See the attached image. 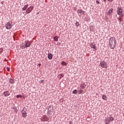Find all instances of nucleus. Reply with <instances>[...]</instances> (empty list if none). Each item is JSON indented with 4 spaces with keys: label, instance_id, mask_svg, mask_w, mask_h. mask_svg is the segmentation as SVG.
Here are the masks:
<instances>
[{
    "label": "nucleus",
    "instance_id": "nucleus-25",
    "mask_svg": "<svg viewBox=\"0 0 124 124\" xmlns=\"http://www.w3.org/2000/svg\"><path fill=\"white\" fill-rule=\"evenodd\" d=\"M84 92V91L82 89H80L79 91H78V93L80 94H82V93H83V92Z\"/></svg>",
    "mask_w": 124,
    "mask_h": 124
},
{
    "label": "nucleus",
    "instance_id": "nucleus-18",
    "mask_svg": "<svg viewBox=\"0 0 124 124\" xmlns=\"http://www.w3.org/2000/svg\"><path fill=\"white\" fill-rule=\"evenodd\" d=\"M112 12H113V9L111 8L110 10H109L107 15H110L111 13H112Z\"/></svg>",
    "mask_w": 124,
    "mask_h": 124
},
{
    "label": "nucleus",
    "instance_id": "nucleus-33",
    "mask_svg": "<svg viewBox=\"0 0 124 124\" xmlns=\"http://www.w3.org/2000/svg\"><path fill=\"white\" fill-rule=\"evenodd\" d=\"M96 3L97 4H99V1H98V0H96Z\"/></svg>",
    "mask_w": 124,
    "mask_h": 124
},
{
    "label": "nucleus",
    "instance_id": "nucleus-37",
    "mask_svg": "<svg viewBox=\"0 0 124 124\" xmlns=\"http://www.w3.org/2000/svg\"><path fill=\"white\" fill-rule=\"evenodd\" d=\"M108 1H109L110 2H112L113 1V0H108Z\"/></svg>",
    "mask_w": 124,
    "mask_h": 124
},
{
    "label": "nucleus",
    "instance_id": "nucleus-39",
    "mask_svg": "<svg viewBox=\"0 0 124 124\" xmlns=\"http://www.w3.org/2000/svg\"><path fill=\"white\" fill-rule=\"evenodd\" d=\"M105 18H106V20H108V17L105 16Z\"/></svg>",
    "mask_w": 124,
    "mask_h": 124
},
{
    "label": "nucleus",
    "instance_id": "nucleus-28",
    "mask_svg": "<svg viewBox=\"0 0 124 124\" xmlns=\"http://www.w3.org/2000/svg\"><path fill=\"white\" fill-rule=\"evenodd\" d=\"M79 25L80 24H79V22H78V21H76V27H79Z\"/></svg>",
    "mask_w": 124,
    "mask_h": 124
},
{
    "label": "nucleus",
    "instance_id": "nucleus-9",
    "mask_svg": "<svg viewBox=\"0 0 124 124\" xmlns=\"http://www.w3.org/2000/svg\"><path fill=\"white\" fill-rule=\"evenodd\" d=\"M25 47H26V48L30 47V46H31V44L30 41H25Z\"/></svg>",
    "mask_w": 124,
    "mask_h": 124
},
{
    "label": "nucleus",
    "instance_id": "nucleus-22",
    "mask_svg": "<svg viewBox=\"0 0 124 124\" xmlns=\"http://www.w3.org/2000/svg\"><path fill=\"white\" fill-rule=\"evenodd\" d=\"M62 65H63L64 66H66L67 65V63H66V62H64V61L62 62Z\"/></svg>",
    "mask_w": 124,
    "mask_h": 124
},
{
    "label": "nucleus",
    "instance_id": "nucleus-6",
    "mask_svg": "<svg viewBox=\"0 0 124 124\" xmlns=\"http://www.w3.org/2000/svg\"><path fill=\"white\" fill-rule=\"evenodd\" d=\"M12 21H10L9 22H7L5 28L7 30H10L11 29V28H12V27L13 26V25H12Z\"/></svg>",
    "mask_w": 124,
    "mask_h": 124
},
{
    "label": "nucleus",
    "instance_id": "nucleus-7",
    "mask_svg": "<svg viewBox=\"0 0 124 124\" xmlns=\"http://www.w3.org/2000/svg\"><path fill=\"white\" fill-rule=\"evenodd\" d=\"M41 121L42 122H48L49 121V118L46 115H43L41 118Z\"/></svg>",
    "mask_w": 124,
    "mask_h": 124
},
{
    "label": "nucleus",
    "instance_id": "nucleus-11",
    "mask_svg": "<svg viewBox=\"0 0 124 124\" xmlns=\"http://www.w3.org/2000/svg\"><path fill=\"white\" fill-rule=\"evenodd\" d=\"M85 13L86 12L83 11L82 9H79L77 11L78 14H83V15H85Z\"/></svg>",
    "mask_w": 124,
    "mask_h": 124
},
{
    "label": "nucleus",
    "instance_id": "nucleus-3",
    "mask_svg": "<svg viewBox=\"0 0 124 124\" xmlns=\"http://www.w3.org/2000/svg\"><path fill=\"white\" fill-rule=\"evenodd\" d=\"M117 13L118 15L119 16H121V17H124V15H123V9L122 8L118 7L117 8Z\"/></svg>",
    "mask_w": 124,
    "mask_h": 124
},
{
    "label": "nucleus",
    "instance_id": "nucleus-31",
    "mask_svg": "<svg viewBox=\"0 0 124 124\" xmlns=\"http://www.w3.org/2000/svg\"><path fill=\"white\" fill-rule=\"evenodd\" d=\"M7 71H10V68L8 67H7Z\"/></svg>",
    "mask_w": 124,
    "mask_h": 124
},
{
    "label": "nucleus",
    "instance_id": "nucleus-36",
    "mask_svg": "<svg viewBox=\"0 0 124 124\" xmlns=\"http://www.w3.org/2000/svg\"><path fill=\"white\" fill-rule=\"evenodd\" d=\"M57 45H58V46H61V43L58 42V43H57Z\"/></svg>",
    "mask_w": 124,
    "mask_h": 124
},
{
    "label": "nucleus",
    "instance_id": "nucleus-35",
    "mask_svg": "<svg viewBox=\"0 0 124 124\" xmlns=\"http://www.w3.org/2000/svg\"><path fill=\"white\" fill-rule=\"evenodd\" d=\"M74 10L75 11H76L77 10V8L74 7Z\"/></svg>",
    "mask_w": 124,
    "mask_h": 124
},
{
    "label": "nucleus",
    "instance_id": "nucleus-13",
    "mask_svg": "<svg viewBox=\"0 0 124 124\" xmlns=\"http://www.w3.org/2000/svg\"><path fill=\"white\" fill-rule=\"evenodd\" d=\"M91 48H93V49H94V50H96V46H95V44L94 43H91Z\"/></svg>",
    "mask_w": 124,
    "mask_h": 124
},
{
    "label": "nucleus",
    "instance_id": "nucleus-26",
    "mask_svg": "<svg viewBox=\"0 0 124 124\" xmlns=\"http://www.w3.org/2000/svg\"><path fill=\"white\" fill-rule=\"evenodd\" d=\"M73 93L74 94H77V90H75L73 92Z\"/></svg>",
    "mask_w": 124,
    "mask_h": 124
},
{
    "label": "nucleus",
    "instance_id": "nucleus-17",
    "mask_svg": "<svg viewBox=\"0 0 124 124\" xmlns=\"http://www.w3.org/2000/svg\"><path fill=\"white\" fill-rule=\"evenodd\" d=\"M47 110H48V112H52V110H53V108H52V106H49Z\"/></svg>",
    "mask_w": 124,
    "mask_h": 124
},
{
    "label": "nucleus",
    "instance_id": "nucleus-15",
    "mask_svg": "<svg viewBox=\"0 0 124 124\" xmlns=\"http://www.w3.org/2000/svg\"><path fill=\"white\" fill-rule=\"evenodd\" d=\"M9 83H10V84H12L13 85V84H14L15 83L14 78H9Z\"/></svg>",
    "mask_w": 124,
    "mask_h": 124
},
{
    "label": "nucleus",
    "instance_id": "nucleus-23",
    "mask_svg": "<svg viewBox=\"0 0 124 124\" xmlns=\"http://www.w3.org/2000/svg\"><path fill=\"white\" fill-rule=\"evenodd\" d=\"M64 75L63 74H60L58 75V77L60 78V79H62Z\"/></svg>",
    "mask_w": 124,
    "mask_h": 124
},
{
    "label": "nucleus",
    "instance_id": "nucleus-21",
    "mask_svg": "<svg viewBox=\"0 0 124 124\" xmlns=\"http://www.w3.org/2000/svg\"><path fill=\"white\" fill-rule=\"evenodd\" d=\"M124 18V16L122 17V16H121V17H118L117 19L119 20L120 22H123V18Z\"/></svg>",
    "mask_w": 124,
    "mask_h": 124
},
{
    "label": "nucleus",
    "instance_id": "nucleus-30",
    "mask_svg": "<svg viewBox=\"0 0 124 124\" xmlns=\"http://www.w3.org/2000/svg\"><path fill=\"white\" fill-rule=\"evenodd\" d=\"M2 52H3V48H0V54H1V53H2Z\"/></svg>",
    "mask_w": 124,
    "mask_h": 124
},
{
    "label": "nucleus",
    "instance_id": "nucleus-16",
    "mask_svg": "<svg viewBox=\"0 0 124 124\" xmlns=\"http://www.w3.org/2000/svg\"><path fill=\"white\" fill-rule=\"evenodd\" d=\"M29 7V4L25 5L23 8H22V10L23 11H25V10H27V8Z\"/></svg>",
    "mask_w": 124,
    "mask_h": 124
},
{
    "label": "nucleus",
    "instance_id": "nucleus-12",
    "mask_svg": "<svg viewBox=\"0 0 124 124\" xmlns=\"http://www.w3.org/2000/svg\"><path fill=\"white\" fill-rule=\"evenodd\" d=\"M3 93L4 95V96H9V95H10V93H9L8 91L4 92Z\"/></svg>",
    "mask_w": 124,
    "mask_h": 124
},
{
    "label": "nucleus",
    "instance_id": "nucleus-27",
    "mask_svg": "<svg viewBox=\"0 0 124 124\" xmlns=\"http://www.w3.org/2000/svg\"><path fill=\"white\" fill-rule=\"evenodd\" d=\"M21 49H25L26 48L25 46H24L23 45H22V46H20Z\"/></svg>",
    "mask_w": 124,
    "mask_h": 124
},
{
    "label": "nucleus",
    "instance_id": "nucleus-5",
    "mask_svg": "<svg viewBox=\"0 0 124 124\" xmlns=\"http://www.w3.org/2000/svg\"><path fill=\"white\" fill-rule=\"evenodd\" d=\"M27 108H24L21 111L22 117H23V118H26V117H27Z\"/></svg>",
    "mask_w": 124,
    "mask_h": 124
},
{
    "label": "nucleus",
    "instance_id": "nucleus-20",
    "mask_svg": "<svg viewBox=\"0 0 124 124\" xmlns=\"http://www.w3.org/2000/svg\"><path fill=\"white\" fill-rule=\"evenodd\" d=\"M53 39L55 41H58V40H59V37L55 36L53 37Z\"/></svg>",
    "mask_w": 124,
    "mask_h": 124
},
{
    "label": "nucleus",
    "instance_id": "nucleus-32",
    "mask_svg": "<svg viewBox=\"0 0 124 124\" xmlns=\"http://www.w3.org/2000/svg\"><path fill=\"white\" fill-rule=\"evenodd\" d=\"M69 124H73V122H72L71 121H70L69 122Z\"/></svg>",
    "mask_w": 124,
    "mask_h": 124
},
{
    "label": "nucleus",
    "instance_id": "nucleus-2",
    "mask_svg": "<svg viewBox=\"0 0 124 124\" xmlns=\"http://www.w3.org/2000/svg\"><path fill=\"white\" fill-rule=\"evenodd\" d=\"M113 121H114V118L112 116L107 117L105 120V124H109L111 122H113Z\"/></svg>",
    "mask_w": 124,
    "mask_h": 124
},
{
    "label": "nucleus",
    "instance_id": "nucleus-38",
    "mask_svg": "<svg viewBox=\"0 0 124 124\" xmlns=\"http://www.w3.org/2000/svg\"><path fill=\"white\" fill-rule=\"evenodd\" d=\"M38 66H39V67H40V66H41V63H39L38 64Z\"/></svg>",
    "mask_w": 124,
    "mask_h": 124
},
{
    "label": "nucleus",
    "instance_id": "nucleus-29",
    "mask_svg": "<svg viewBox=\"0 0 124 124\" xmlns=\"http://www.w3.org/2000/svg\"><path fill=\"white\" fill-rule=\"evenodd\" d=\"M16 98H19V97H20V98H21V97H22V96H21V95H17L16 96Z\"/></svg>",
    "mask_w": 124,
    "mask_h": 124
},
{
    "label": "nucleus",
    "instance_id": "nucleus-40",
    "mask_svg": "<svg viewBox=\"0 0 124 124\" xmlns=\"http://www.w3.org/2000/svg\"><path fill=\"white\" fill-rule=\"evenodd\" d=\"M1 4H3V2L2 1L1 2Z\"/></svg>",
    "mask_w": 124,
    "mask_h": 124
},
{
    "label": "nucleus",
    "instance_id": "nucleus-24",
    "mask_svg": "<svg viewBox=\"0 0 124 124\" xmlns=\"http://www.w3.org/2000/svg\"><path fill=\"white\" fill-rule=\"evenodd\" d=\"M13 110H14V112L15 113H17V112H18V109H17V108H13Z\"/></svg>",
    "mask_w": 124,
    "mask_h": 124
},
{
    "label": "nucleus",
    "instance_id": "nucleus-4",
    "mask_svg": "<svg viewBox=\"0 0 124 124\" xmlns=\"http://www.w3.org/2000/svg\"><path fill=\"white\" fill-rule=\"evenodd\" d=\"M100 65L102 68H107V62L104 61L100 62Z\"/></svg>",
    "mask_w": 124,
    "mask_h": 124
},
{
    "label": "nucleus",
    "instance_id": "nucleus-1",
    "mask_svg": "<svg viewBox=\"0 0 124 124\" xmlns=\"http://www.w3.org/2000/svg\"><path fill=\"white\" fill-rule=\"evenodd\" d=\"M108 44L110 46V49H114L116 47V38L111 37L109 40Z\"/></svg>",
    "mask_w": 124,
    "mask_h": 124
},
{
    "label": "nucleus",
    "instance_id": "nucleus-34",
    "mask_svg": "<svg viewBox=\"0 0 124 124\" xmlns=\"http://www.w3.org/2000/svg\"><path fill=\"white\" fill-rule=\"evenodd\" d=\"M44 82V80H41L39 83H43Z\"/></svg>",
    "mask_w": 124,
    "mask_h": 124
},
{
    "label": "nucleus",
    "instance_id": "nucleus-10",
    "mask_svg": "<svg viewBox=\"0 0 124 124\" xmlns=\"http://www.w3.org/2000/svg\"><path fill=\"white\" fill-rule=\"evenodd\" d=\"M86 86H87V85H86L85 83H83L80 84L79 88L81 90H85V89H86Z\"/></svg>",
    "mask_w": 124,
    "mask_h": 124
},
{
    "label": "nucleus",
    "instance_id": "nucleus-8",
    "mask_svg": "<svg viewBox=\"0 0 124 124\" xmlns=\"http://www.w3.org/2000/svg\"><path fill=\"white\" fill-rule=\"evenodd\" d=\"M33 9V6H30L27 8V10L26 11V13L27 14H29L32 11V10Z\"/></svg>",
    "mask_w": 124,
    "mask_h": 124
},
{
    "label": "nucleus",
    "instance_id": "nucleus-14",
    "mask_svg": "<svg viewBox=\"0 0 124 124\" xmlns=\"http://www.w3.org/2000/svg\"><path fill=\"white\" fill-rule=\"evenodd\" d=\"M47 58L48 60H52V59H53V54L52 53H48L47 54Z\"/></svg>",
    "mask_w": 124,
    "mask_h": 124
},
{
    "label": "nucleus",
    "instance_id": "nucleus-19",
    "mask_svg": "<svg viewBox=\"0 0 124 124\" xmlns=\"http://www.w3.org/2000/svg\"><path fill=\"white\" fill-rule=\"evenodd\" d=\"M102 99L103 100H107V96L105 94L102 95Z\"/></svg>",
    "mask_w": 124,
    "mask_h": 124
}]
</instances>
